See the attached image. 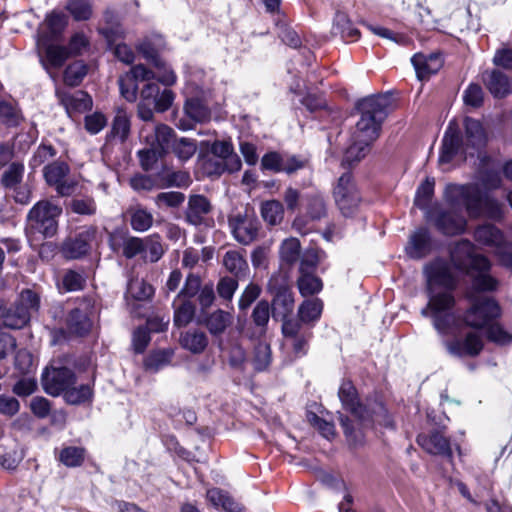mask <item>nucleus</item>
I'll use <instances>...</instances> for the list:
<instances>
[{"instance_id": "42", "label": "nucleus", "mask_w": 512, "mask_h": 512, "mask_svg": "<svg viewBox=\"0 0 512 512\" xmlns=\"http://www.w3.org/2000/svg\"><path fill=\"white\" fill-rule=\"evenodd\" d=\"M372 143L361 141L359 139H352L351 145L346 149L342 165L344 167H351L363 159L369 152V147Z\"/></svg>"}, {"instance_id": "35", "label": "nucleus", "mask_w": 512, "mask_h": 512, "mask_svg": "<svg viewBox=\"0 0 512 512\" xmlns=\"http://www.w3.org/2000/svg\"><path fill=\"white\" fill-rule=\"evenodd\" d=\"M182 347L193 354L202 353L207 345L208 338L205 332L198 329H191L183 333L180 337Z\"/></svg>"}, {"instance_id": "61", "label": "nucleus", "mask_w": 512, "mask_h": 512, "mask_svg": "<svg viewBox=\"0 0 512 512\" xmlns=\"http://www.w3.org/2000/svg\"><path fill=\"white\" fill-rule=\"evenodd\" d=\"M148 148H144L138 151V157L140 160L141 167L145 171L152 170L158 160L164 155L157 147L153 144H148Z\"/></svg>"}, {"instance_id": "6", "label": "nucleus", "mask_w": 512, "mask_h": 512, "mask_svg": "<svg viewBox=\"0 0 512 512\" xmlns=\"http://www.w3.org/2000/svg\"><path fill=\"white\" fill-rule=\"evenodd\" d=\"M455 314L460 320V325L451 329L445 336L454 335L464 326L474 330L485 329L490 323L501 317L502 310L494 298L479 296L471 297L470 306L462 315Z\"/></svg>"}, {"instance_id": "5", "label": "nucleus", "mask_w": 512, "mask_h": 512, "mask_svg": "<svg viewBox=\"0 0 512 512\" xmlns=\"http://www.w3.org/2000/svg\"><path fill=\"white\" fill-rule=\"evenodd\" d=\"M389 98L385 96H369L356 103L360 118L356 123L352 139L373 143L381 132L382 123L387 117Z\"/></svg>"}, {"instance_id": "15", "label": "nucleus", "mask_w": 512, "mask_h": 512, "mask_svg": "<svg viewBox=\"0 0 512 512\" xmlns=\"http://www.w3.org/2000/svg\"><path fill=\"white\" fill-rule=\"evenodd\" d=\"M56 40H51L45 33H40L36 40V47L40 61L47 70L48 67L60 68L70 57L68 48L55 45Z\"/></svg>"}, {"instance_id": "1", "label": "nucleus", "mask_w": 512, "mask_h": 512, "mask_svg": "<svg viewBox=\"0 0 512 512\" xmlns=\"http://www.w3.org/2000/svg\"><path fill=\"white\" fill-rule=\"evenodd\" d=\"M338 397L343 409L353 417L351 419L347 415L338 412V420L351 448H358L364 444V429L371 427L373 424L393 428V421L377 395L367 398L365 403H362L353 383L345 380L338 390Z\"/></svg>"}, {"instance_id": "24", "label": "nucleus", "mask_w": 512, "mask_h": 512, "mask_svg": "<svg viewBox=\"0 0 512 512\" xmlns=\"http://www.w3.org/2000/svg\"><path fill=\"white\" fill-rule=\"evenodd\" d=\"M225 270L237 279H246L249 274V265L245 250H228L222 258Z\"/></svg>"}, {"instance_id": "44", "label": "nucleus", "mask_w": 512, "mask_h": 512, "mask_svg": "<svg viewBox=\"0 0 512 512\" xmlns=\"http://www.w3.org/2000/svg\"><path fill=\"white\" fill-rule=\"evenodd\" d=\"M207 499L216 508L221 507L226 512H240L239 505L225 491L213 488L207 491Z\"/></svg>"}, {"instance_id": "52", "label": "nucleus", "mask_w": 512, "mask_h": 512, "mask_svg": "<svg viewBox=\"0 0 512 512\" xmlns=\"http://www.w3.org/2000/svg\"><path fill=\"white\" fill-rule=\"evenodd\" d=\"M65 8L76 21L90 19L93 12L90 0H67Z\"/></svg>"}, {"instance_id": "18", "label": "nucleus", "mask_w": 512, "mask_h": 512, "mask_svg": "<svg viewBox=\"0 0 512 512\" xmlns=\"http://www.w3.org/2000/svg\"><path fill=\"white\" fill-rule=\"evenodd\" d=\"M69 172V166L62 161H54L43 169L46 183L49 186L55 187L56 192L60 196H69L75 189V183L66 179Z\"/></svg>"}, {"instance_id": "32", "label": "nucleus", "mask_w": 512, "mask_h": 512, "mask_svg": "<svg viewBox=\"0 0 512 512\" xmlns=\"http://www.w3.org/2000/svg\"><path fill=\"white\" fill-rule=\"evenodd\" d=\"M323 302L319 298L304 300L298 307L296 319L301 327L304 325L313 326L321 317Z\"/></svg>"}, {"instance_id": "58", "label": "nucleus", "mask_w": 512, "mask_h": 512, "mask_svg": "<svg viewBox=\"0 0 512 512\" xmlns=\"http://www.w3.org/2000/svg\"><path fill=\"white\" fill-rule=\"evenodd\" d=\"M15 303L21 306V308H24L31 317L32 314L38 312L40 308V296L31 289H24Z\"/></svg>"}, {"instance_id": "26", "label": "nucleus", "mask_w": 512, "mask_h": 512, "mask_svg": "<svg viewBox=\"0 0 512 512\" xmlns=\"http://www.w3.org/2000/svg\"><path fill=\"white\" fill-rule=\"evenodd\" d=\"M211 211L210 201L203 195H191L185 212L186 221L194 226L203 224L205 216Z\"/></svg>"}, {"instance_id": "22", "label": "nucleus", "mask_w": 512, "mask_h": 512, "mask_svg": "<svg viewBox=\"0 0 512 512\" xmlns=\"http://www.w3.org/2000/svg\"><path fill=\"white\" fill-rule=\"evenodd\" d=\"M272 315L270 304L267 300H260L253 308L251 318L254 327L247 329L244 334L251 340L260 339L265 336L267 326Z\"/></svg>"}, {"instance_id": "63", "label": "nucleus", "mask_w": 512, "mask_h": 512, "mask_svg": "<svg viewBox=\"0 0 512 512\" xmlns=\"http://www.w3.org/2000/svg\"><path fill=\"white\" fill-rule=\"evenodd\" d=\"M202 287L203 286L200 276L194 273H189L185 280L184 286L177 295V298L190 300L191 298L198 295Z\"/></svg>"}, {"instance_id": "10", "label": "nucleus", "mask_w": 512, "mask_h": 512, "mask_svg": "<svg viewBox=\"0 0 512 512\" xmlns=\"http://www.w3.org/2000/svg\"><path fill=\"white\" fill-rule=\"evenodd\" d=\"M333 198L344 217H352L358 211L362 197L350 172L338 178L333 188Z\"/></svg>"}, {"instance_id": "45", "label": "nucleus", "mask_w": 512, "mask_h": 512, "mask_svg": "<svg viewBox=\"0 0 512 512\" xmlns=\"http://www.w3.org/2000/svg\"><path fill=\"white\" fill-rule=\"evenodd\" d=\"M306 212L312 220H320L327 216V204L320 193H311L305 196Z\"/></svg>"}, {"instance_id": "23", "label": "nucleus", "mask_w": 512, "mask_h": 512, "mask_svg": "<svg viewBox=\"0 0 512 512\" xmlns=\"http://www.w3.org/2000/svg\"><path fill=\"white\" fill-rule=\"evenodd\" d=\"M90 302L84 300L80 305L72 309L66 319L68 330L79 336L87 334L92 327V321L88 315Z\"/></svg>"}, {"instance_id": "36", "label": "nucleus", "mask_w": 512, "mask_h": 512, "mask_svg": "<svg viewBox=\"0 0 512 512\" xmlns=\"http://www.w3.org/2000/svg\"><path fill=\"white\" fill-rule=\"evenodd\" d=\"M44 25L45 29L40 28L37 36L40 33H45L49 39L57 40L67 25V17L63 12L53 11L46 16Z\"/></svg>"}, {"instance_id": "60", "label": "nucleus", "mask_w": 512, "mask_h": 512, "mask_svg": "<svg viewBox=\"0 0 512 512\" xmlns=\"http://www.w3.org/2000/svg\"><path fill=\"white\" fill-rule=\"evenodd\" d=\"M241 280L232 276L221 277L216 286L219 297L225 301H231Z\"/></svg>"}, {"instance_id": "7", "label": "nucleus", "mask_w": 512, "mask_h": 512, "mask_svg": "<svg viewBox=\"0 0 512 512\" xmlns=\"http://www.w3.org/2000/svg\"><path fill=\"white\" fill-rule=\"evenodd\" d=\"M62 214V208L50 200H40L33 205L27 214L29 228L43 236L52 238L58 231V220Z\"/></svg>"}, {"instance_id": "38", "label": "nucleus", "mask_w": 512, "mask_h": 512, "mask_svg": "<svg viewBox=\"0 0 512 512\" xmlns=\"http://www.w3.org/2000/svg\"><path fill=\"white\" fill-rule=\"evenodd\" d=\"M174 307V324L177 327L188 325L194 318L196 307L193 302L186 299H178L173 301Z\"/></svg>"}, {"instance_id": "28", "label": "nucleus", "mask_w": 512, "mask_h": 512, "mask_svg": "<svg viewBox=\"0 0 512 512\" xmlns=\"http://www.w3.org/2000/svg\"><path fill=\"white\" fill-rule=\"evenodd\" d=\"M176 139L175 131L166 124L156 125L152 132L145 136L147 144H153L164 154L172 148Z\"/></svg>"}, {"instance_id": "21", "label": "nucleus", "mask_w": 512, "mask_h": 512, "mask_svg": "<svg viewBox=\"0 0 512 512\" xmlns=\"http://www.w3.org/2000/svg\"><path fill=\"white\" fill-rule=\"evenodd\" d=\"M282 334L291 341L293 352L297 356H303L307 353L308 342L311 338V331L303 329L298 321H286L281 327Z\"/></svg>"}, {"instance_id": "55", "label": "nucleus", "mask_w": 512, "mask_h": 512, "mask_svg": "<svg viewBox=\"0 0 512 512\" xmlns=\"http://www.w3.org/2000/svg\"><path fill=\"white\" fill-rule=\"evenodd\" d=\"M300 242L296 238L285 239L280 246L281 260L289 265L294 264L300 257Z\"/></svg>"}, {"instance_id": "31", "label": "nucleus", "mask_w": 512, "mask_h": 512, "mask_svg": "<svg viewBox=\"0 0 512 512\" xmlns=\"http://www.w3.org/2000/svg\"><path fill=\"white\" fill-rule=\"evenodd\" d=\"M482 79L489 92L496 98L506 96L510 90L508 76L499 70L485 71L482 74Z\"/></svg>"}, {"instance_id": "57", "label": "nucleus", "mask_w": 512, "mask_h": 512, "mask_svg": "<svg viewBox=\"0 0 512 512\" xmlns=\"http://www.w3.org/2000/svg\"><path fill=\"white\" fill-rule=\"evenodd\" d=\"M170 150H172L181 161H187L195 154L197 144L193 139L180 138L173 142Z\"/></svg>"}, {"instance_id": "11", "label": "nucleus", "mask_w": 512, "mask_h": 512, "mask_svg": "<svg viewBox=\"0 0 512 512\" xmlns=\"http://www.w3.org/2000/svg\"><path fill=\"white\" fill-rule=\"evenodd\" d=\"M427 219L445 236H457L467 229L466 218L455 209L434 206L427 210Z\"/></svg>"}, {"instance_id": "3", "label": "nucleus", "mask_w": 512, "mask_h": 512, "mask_svg": "<svg viewBox=\"0 0 512 512\" xmlns=\"http://www.w3.org/2000/svg\"><path fill=\"white\" fill-rule=\"evenodd\" d=\"M444 199L452 207H463L471 219L486 216L499 219L502 216L501 204L494 198L482 192L474 183L447 184Z\"/></svg>"}, {"instance_id": "53", "label": "nucleus", "mask_w": 512, "mask_h": 512, "mask_svg": "<svg viewBox=\"0 0 512 512\" xmlns=\"http://www.w3.org/2000/svg\"><path fill=\"white\" fill-rule=\"evenodd\" d=\"M85 459V449L82 447H64L59 454V461L66 467H79Z\"/></svg>"}, {"instance_id": "46", "label": "nucleus", "mask_w": 512, "mask_h": 512, "mask_svg": "<svg viewBox=\"0 0 512 512\" xmlns=\"http://www.w3.org/2000/svg\"><path fill=\"white\" fill-rule=\"evenodd\" d=\"M23 120L18 105L11 101H0V122L8 127H16Z\"/></svg>"}, {"instance_id": "37", "label": "nucleus", "mask_w": 512, "mask_h": 512, "mask_svg": "<svg viewBox=\"0 0 512 512\" xmlns=\"http://www.w3.org/2000/svg\"><path fill=\"white\" fill-rule=\"evenodd\" d=\"M479 179L483 185L489 189L498 188L501 184V175L499 165L490 164V159L484 157L481 159L479 169Z\"/></svg>"}, {"instance_id": "59", "label": "nucleus", "mask_w": 512, "mask_h": 512, "mask_svg": "<svg viewBox=\"0 0 512 512\" xmlns=\"http://www.w3.org/2000/svg\"><path fill=\"white\" fill-rule=\"evenodd\" d=\"M434 179L427 178L421 185L418 187L416 196L414 199V205L418 208L425 210L429 202L434 194Z\"/></svg>"}, {"instance_id": "64", "label": "nucleus", "mask_w": 512, "mask_h": 512, "mask_svg": "<svg viewBox=\"0 0 512 512\" xmlns=\"http://www.w3.org/2000/svg\"><path fill=\"white\" fill-rule=\"evenodd\" d=\"M285 154L270 151L263 155L261 159V169L274 173H282L284 168Z\"/></svg>"}, {"instance_id": "49", "label": "nucleus", "mask_w": 512, "mask_h": 512, "mask_svg": "<svg viewBox=\"0 0 512 512\" xmlns=\"http://www.w3.org/2000/svg\"><path fill=\"white\" fill-rule=\"evenodd\" d=\"M261 216L269 225L279 224L284 216V208L278 200H269L261 205Z\"/></svg>"}, {"instance_id": "30", "label": "nucleus", "mask_w": 512, "mask_h": 512, "mask_svg": "<svg viewBox=\"0 0 512 512\" xmlns=\"http://www.w3.org/2000/svg\"><path fill=\"white\" fill-rule=\"evenodd\" d=\"M0 319L7 328L22 329L29 323L31 317L24 308L14 303L9 307L1 306Z\"/></svg>"}, {"instance_id": "39", "label": "nucleus", "mask_w": 512, "mask_h": 512, "mask_svg": "<svg viewBox=\"0 0 512 512\" xmlns=\"http://www.w3.org/2000/svg\"><path fill=\"white\" fill-rule=\"evenodd\" d=\"M130 132V120L126 112L119 110L115 115L112 127L109 133L106 135L107 141L119 140L121 143L124 142Z\"/></svg>"}, {"instance_id": "25", "label": "nucleus", "mask_w": 512, "mask_h": 512, "mask_svg": "<svg viewBox=\"0 0 512 512\" xmlns=\"http://www.w3.org/2000/svg\"><path fill=\"white\" fill-rule=\"evenodd\" d=\"M432 249L431 234L427 228H419L409 238L405 247L406 253L410 258L420 259L430 253Z\"/></svg>"}, {"instance_id": "47", "label": "nucleus", "mask_w": 512, "mask_h": 512, "mask_svg": "<svg viewBox=\"0 0 512 512\" xmlns=\"http://www.w3.org/2000/svg\"><path fill=\"white\" fill-rule=\"evenodd\" d=\"M232 321L229 312L218 309L211 313L206 319V326L212 335H221Z\"/></svg>"}, {"instance_id": "12", "label": "nucleus", "mask_w": 512, "mask_h": 512, "mask_svg": "<svg viewBox=\"0 0 512 512\" xmlns=\"http://www.w3.org/2000/svg\"><path fill=\"white\" fill-rule=\"evenodd\" d=\"M268 291L273 295L270 306L273 319L280 320L282 324L286 321H297L290 318L295 305L294 294L291 288L284 282L279 283V279L273 277L269 280Z\"/></svg>"}, {"instance_id": "14", "label": "nucleus", "mask_w": 512, "mask_h": 512, "mask_svg": "<svg viewBox=\"0 0 512 512\" xmlns=\"http://www.w3.org/2000/svg\"><path fill=\"white\" fill-rule=\"evenodd\" d=\"M42 386L46 393L58 396L65 393L72 386L76 377L74 372L67 367H47L42 373Z\"/></svg>"}, {"instance_id": "50", "label": "nucleus", "mask_w": 512, "mask_h": 512, "mask_svg": "<svg viewBox=\"0 0 512 512\" xmlns=\"http://www.w3.org/2000/svg\"><path fill=\"white\" fill-rule=\"evenodd\" d=\"M144 253L142 258L151 263L157 262L163 255L164 249L159 235L154 234L144 237Z\"/></svg>"}, {"instance_id": "16", "label": "nucleus", "mask_w": 512, "mask_h": 512, "mask_svg": "<svg viewBox=\"0 0 512 512\" xmlns=\"http://www.w3.org/2000/svg\"><path fill=\"white\" fill-rule=\"evenodd\" d=\"M228 225L235 240L242 245H249L258 236L259 221L253 216L237 213L228 218Z\"/></svg>"}, {"instance_id": "54", "label": "nucleus", "mask_w": 512, "mask_h": 512, "mask_svg": "<svg viewBox=\"0 0 512 512\" xmlns=\"http://www.w3.org/2000/svg\"><path fill=\"white\" fill-rule=\"evenodd\" d=\"M87 74V66L82 61H75L68 65L64 71L65 84L71 87L78 86Z\"/></svg>"}, {"instance_id": "51", "label": "nucleus", "mask_w": 512, "mask_h": 512, "mask_svg": "<svg viewBox=\"0 0 512 512\" xmlns=\"http://www.w3.org/2000/svg\"><path fill=\"white\" fill-rule=\"evenodd\" d=\"M104 20L110 25L109 27L100 28L99 32L106 39L109 46H111L115 41L122 37L121 31L118 29L117 24V15L111 9H106L104 12Z\"/></svg>"}, {"instance_id": "34", "label": "nucleus", "mask_w": 512, "mask_h": 512, "mask_svg": "<svg viewBox=\"0 0 512 512\" xmlns=\"http://www.w3.org/2000/svg\"><path fill=\"white\" fill-rule=\"evenodd\" d=\"M297 287L303 297L315 295L323 288L322 280L314 273H307L306 264L299 267V277L297 279Z\"/></svg>"}, {"instance_id": "62", "label": "nucleus", "mask_w": 512, "mask_h": 512, "mask_svg": "<svg viewBox=\"0 0 512 512\" xmlns=\"http://www.w3.org/2000/svg\"><path fill=\"white\" fill-rule=\"evenodd\" d=\"M271 363V349L267 343L259 342L254 349L253 366L256 371H264Z\"/></svg>"}, {"instance_id": "41", "label": "nucleus", "mask_w": 512, "mask_h": 512, "mask_svg": "<svg viewBox=\"0 0 512 512\" xmlns=\"http://www.w3.org/2000/svg\"><path fill=\"white\" fill-rule=\"evenodd\" d=\"M25 172L24 164L20 161L11 162L2 172L0 184L5 189H10L21 184Z\"/></svg>"}, {"instance_id": "29", "label": "nucleus", "mask_w": 512, "mask_h": 512, "mask_svg": "<svg viewBox=\"0 0 512 512\" xmlns=\"http://www.w3.org/2000/svg\"><path fill=\"white\" fill-rule=\"evenodd\" d=\"M57 95L69 114L71 112L90 110L93 105L90 95L82 90L75 91L74 93H57Z\"/></svg>"}, {"instance_id": "17", "label": "nucleus", "mask_w": 512, "mask_h": 512, "mask_svg": "<svg viewBox=\"0 0 512 512\" xmlns=\"http://www.w3.org/2000/svg\"><path fill=\"white\" fill-rule=\"evenodd\" d=\"M444 346L447 352L454 357H476L482 352L484 342L480 334L470 331L464 338L445 340Z\"/></svg>"}, {"instance_id": "13", "label": "nucleus", "mask_w": 512, "mask_h": 512, "mask_svg": "<svg viewBox=\"0 0 512 512\" xmlns=\"http://www.w3.org/2000/svg\"><path fill=\"white\" fill-rule=\"evenodd\" d=\"M109 248L126 259H132L144 253V238L131 236L127 230L117 228L108 233Z\"/></svg>"}, {"instance_id": "19", "label": "nucleus", "mask_w": 512, "mask_h": 512, "mask_svg": "<svg viewBox=\"0 0 512 512\" xmlns=\"http://www.w3.org/2000/svg\"><path fill=\"white\" fill-rule=\"evenodd\" d=\"M97 228L94 226L85 227L74 237L67 238L61 252L67 259H79L85 256L91 249V242L95 238Z\"/></svg>"}, {"instance_id": "40", "label": "nucleus", "mask_w": 512, "mask_h": 512, "mask_svg": "<svg viewBox=\"0 0 512 512\" xmlns=\"http://www.w3.org/2000/svg\"><path fill=\"white\" fill-rule=\"evenodd\" d=\"M130 217V225L136 232H145L149 230L153 224V215L141 206L130 207L127 210Z\"/></svg>"}, {"instance_id": "20", "label": "nucleus", "mask_w": 512, "mask_h": 512, "mask_svg": "<svg viewBox=\"0 0 512 512\" xmlns=\"http://www.w3.org/2000/svg\"><path fill=\"white\" fill-rule=\"evenodd\" d=\"M417 443L429 454L441 456L452 463L453 452L450 441L440 431L434 430L429 435H419Z\"/></svg>"}, {"instance_id": "4", "label": "nucleus", "mask_w": 512, "mask_h": 512, "mask_svg": "<svg viewBox=\"0 0 512 512\" xmlns=\"http://www.w3.org/2000/svg\"><path fill=\"white\" fill-rule=\"evenodd\" d=\"M464 130L465 135L461 136L458 128L449 124L442 140L440 164L450 163L460 153L473 156L486 145L487 135L480 121L466 117Z\"/></svg>"}, {"instance_id": "2", "label": "nucleus", "mask_w": 512, "mask_h": 512, "mask_svg": "<svg viewBox=\"0 0 512 512\" xmlns=\"http://www.w3.org/2000/svg\"><path fill=\"white\" fill-rule=\"evenodd\" d=\"M429 301L421 310L423 317H430L433 327L440 335L448 334L460 325L453 311L455 299L451 290L456 286V278L448 263L436 260L425 268Z\"/></svg>"}, {"instance_id": "9", "label": "nucleus", "mask_w": 512, "mask_h": 512, "mask_svg": "<svg viewBox=\"0 0 512 512\" xmlns=\"http://www.w3.org/2000/svg\"><path fill=\"white\" fill-rule=\"evenodd\" d=\"M450 262L460 273L472 275L473 270L490 269V260L476 252L475 245L468 239L457 241L450 248Z\"/></svg>"}, {"instance_id": "8", "label": "nucleus", "mask_w": 512, "mask_h": 512, "mask_svg": "<svg viewBox=\"0 0 512 512\" xmlns=\"http://www.w3.org/2000/svg\"><path fill=\"white\" fill-rule=\"evenodd\" d=\"M474 240L480 245L490 247L499 264L512 271V241L494 224L485 223L474 230Z\"/></svg>"}, {"instance_id": "48", "label": "nucleus", "mask_w": 512, "mask_h": 512, "mask_svg": "<svg viewBox=\"0 0 512 512\" xmlns=\"http://www.w3.org/2000/svg\"><path fill=\"white\" fill-rule=\"evenodd\" d=\"M93 389L90 384H82L79 387L70 386L64 393V399L68 404L80 405L91 402Z\"/></svg>"}, {"instance_id": "56", "label": "nucleus", "mask_w": 512, "mask_h": 512, "mask_svg": "<svg viewBox=\"0 0 512 512\" xmlns=\"http://www.w3.org/2000/svg\"><path fill=\"white\" fill-rule=\"evenodd\" d=\"M486 338L499 346H505L512 342V335L499 323H490L486 328Z\"/></svg>"}, {"instance_id": "33", "label": "nucleus", "mask_w": 512, "mask_h": 512, "mask_svg": "<svg viewBox=\"0 0 512 512\" xmlns=\"http://www.w3.org/2000/svg\"><path fill=\"white\" fill-rule=\"evenodd\" d=\"M126 74L131 75L136 82L139 80L149 81L154 78H157L159 82L167 86L173 85L176 82V75L172 70L164 69L160 75L156 76L152 70L146 68L142 64L133 66Z\"/></svg>"}, {"instance_id": "27", "label": "nucleus", "mask_w": 512, "mask_h": 512, "mask_svg": "<svg viewBox=\"0 0 512 512\" xmlns=\"http://www.w3.org/2000/svg\"><path fill=\"white\" fill-rule=\"evenodd\" d=\"M411 62L414 66L418 79L421 81L429 79L442 67V59L437 54H430L429 56L415 54L411 58Z\"/></svg>"}, {"instance_id": "43", "label": "nucleus", "mask_w": 512, "mask_h": 512, "mask_svg": "<svg viewBox=\"0 0 512 512\" xmlns=\"http://www.w3.org/2000/svg\"><path fill=\"white\" fill-rule=\"evenodd\" d=\"M490 269L472 271V289L476 292H493L497 290L499 281L489 274Z\"/></svg>"}]
</instances>
